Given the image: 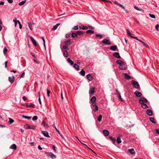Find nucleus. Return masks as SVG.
I'll return each mask as SVG.
<instances>
[{
    "instance_id": "1a4fd4ad",
    "label": "nucleus",
    "mask_w": 159,
    "mask_h": 159,
    "mask_svg": "<svg viewBox=\"0 0 159 159\" xmlns=\"http://www.w3.org/2000/svg\"><path fill=\"white\" fill-rule=\"evenodd\" d=\"M134 39H136L137 40L139 41L144 46H145V47L149 48V46L147 45V44H146L144 42L142 41V40H139V39L137 37H133Z\"/></svg>"
},
{
    "instance_id": "a19ab883",
    "label": "nucleus",
    "mask_w": 159,
    "mask_h": 159,
    "mask_svg": "<svg viewBox=\"0 0 159 159\" xmlns=\"http://www.w3.org/2000/svg\"><path fill=\"white\" fill-rule=\"evenodd\" d=\"M86 32L87 33H91L92 34H93L94 33V32L93 30H87Z\"/></svg>"
},
{
    "instance_id": "39448f33",
    "label": "nucleus",
    "mask_w": 159,
    "mask_h": 159,
    "mask_svg": "<svg viewBox=\"0 0 159 159\" xmlns=\"http://www.w3.org/2000/svg\"><path fill=\"white\" fill-rule=\"evenodd\" d=\"M24 106L27 107L31 108H34L35 107L34 104L32 103H30V104L25 103L24 104Z\"/></svg>"
},
{
    "instance_id": "cd10ccee",
    "label": "nucleus",
    "mask_w": 159,
    "mask_h": 159,
    "mask_svg": "<svg viewBox=\"0 0 159 159\" xmlns=\"http://www.w3.org/2000/svg\"><path fill=\"white\" fill-rule=\"evenodd\" d=\"M74 67L75 69L77 70H79V66L77 65L76 63H75L74 64Z\"/></svg>"
},
{
    "instance_id": "c756f323",
    "label": "nucleus",
    "mask_w": 159,
    "mask_h": 159,
    "mask_svg": "<svg viewBox=\"0 0 159 159\" xmlns=\"http://www.w3.org/2000/svg\"><path fill=\"white\" fill-rule=\"evenodd\" d=\"M67 61L68 63H70L71 65H72L74 64L73 61L69 58H68Z\"/></svg>"
},
{
    "instance_id": "6ab92c4d",
    "label": "nucleus",
    "mask_w": 159,
    "mask_h": 159,
    "mask_svg": "<svg viewBox=\"0 0 159 159\" xmlns=\"http://www.w3.org/2000/svg\"><path fill=\"white\" fill-rule=\"evenodd\" d=\"M126 31H127V35H128V36H129L131 38H133V39H134L133 37H134V38L135 37H134V36H132V34L129 30L127 29Z\"/></svg>"
},
{
    "instance_id": "4be33fe9",
    "label": "nucleus",
    "mask_w": 159,
    "mask_h": 159,
    "mask_svg": "<svg viewBox=\"0 0 159 159\" xmlns=\"http://www.w3.org/2000/svg\"><path fill=\"white\" fill-rule=\"evenodd\" d=\"M87 77L89 80L90 81H91L93 79L92 75L90 74H89L87 75Z\"/></svg>"
},
{
    "instance_id": "a18cd8bd",
    "label": "nucleus",
    "mask_w": 159,
    "mask_h": 159,
    "mask_svg": "<svg viewBox=\"0 0 159 159\" xmlns=\"http://www.w3.org/2000/svg\"><path fill=\"white\" fill-rule=\"evenodd\" d=\"M22 117L23 118H25L27 119H30L31 118V116H26L24 115H22Z\"/></svg>"
},
{
    "instance_id": "c85d7f7f",
    "label": "nucleus",
    "mask_w": 159,
    "mask_h": 159,
    "mask_svg": "<svg viewBox=\"0 0 159 159\" xmlns=\"http://www.w3.org/2000/svg\"><path fill=\"white\" fill-rule=\"evenodd\" d=\"M10 148L14 150H16V146L15 144H13L10 146Z\"/></svg>"
},
{
    "instance_id": "09e8293b",
    "label": "nucleus",
    "mask_w": 159,
    "mask_h": 159,
    "mask_svg": "<svg viewBox=\"0 0 159 159\" xmlns=\"http://www.w3.org/2000/svg\"><path fill=\"white\" fill-rule=\"evenodd\" d=\"M7 49L6 47H5L3 49V53L5 55L7 54Z\"/></svg>"
},
{
    "instance_id": "3c124183",
    "label": "nucleus",
    "mask_w": 159,
    "mask_h": 159,
    "mask_svg": "<svg viewBox=\"0 0 159 159\" xmlns=\"http://www.w3.org/2000/svg\"><path fill=\"white\" fill-rule=\"evenodd\" d=\"M18 21H19V20H13V21L15 23V26H16V25H17V23H18Z\"/></svg>"
},
{
    "instance_id": "6e6d98bb",
    "label": "nucleus",
    "mask_w": 159,
    "mask_h": 159,
    "mask_svg": "<svg viewBox=\"0 0 159 159\" xmlns=\"http://www.w3.org/2000/svg\"><path fill=\"white\" fill-rule=\"evenodd\" d=\"M38 119V117H37V116H34L33 118H32V120H33V121H35V120H36Z\"/></svg>"
},
{
    "instance_id": "b1692460",
    "label": "nucleus",
    "mask_w": 159,
    "mask_h": 159,
    "mask_svg": "<svg viewBox=\"0 0 159 159\" xmlns=\"http://www.w3.org/2000/svg\"><path fill=\"white\" fill-rule=\"evenodd\" d=\"M95 88L93 87L91 89H90L89 91L90 94H93L94 93Z\"/></svg>"
},
{
    "instance_id": "37998d69",
    "label": "nucleus",
    "mask_w": 159,
    "mask_h": 159,
    "mask_svg": "<svg viewBox=\"0 0 159 159\" xmlns=\"http://www.w3.org/2000/svg\"><path fill=\"white\" fill-rule=\"evenodd\" d=\"M26 2V0H25L23 1H21L19 3L20 6H22L24 5Z\"/></svg>"
},
{
    "instance_id": "de8ad7c7",
    "label": "nucleus",
    "mask_w": 159,
    "mask_h": 159,
    "mask_svg": "<svg viewBox=\"0 0 159 159\" xmlns=\"http://www.w3.org/2000/svg\"><path fill=\"white\" fill-rule=\"evenodd\" d=\"M95 36L96 37L99 38L100 39H101L103 37L102 35L100 34H97L95 35Z\"/></svg>"
},
{
    "instance_id": "bf43d9fd",
    "label": "nucleus",
    "mask_w": 159,
    "mask_h": 159,
    "mask_svg": "<svg viewBox=\"0 0 159 159\" xmlns=\"http://www.w3.org/2000/svg\"><path fill=\"white\" fill-rule=\"evenodd\" d=\"M31 54L32 55V56L34 57L35 58H37V57L35 56V55L32 52H30Z\"/></svg>"
},
{
    "instance_id": "8fccbe9b",
    "label": "nucleus",
    "mask_w": 159,
    "mask_h": 159,
    "mask_svg": "<svg viewBox=\"0 0 159 159\" xmlns=\"http://www.w3.org/2000/svg\"><path fill=\"white\" fill-rule=\"evenodd\" d=\"M118 6L120 7H121L125 11H126V9H125V7L121 4L119 3V4L118 5Z\"/></svg>"
},
{
    "instance_id": "58836bf2",
    "label": "nucleus",
    "mask_w": 159,
    "mask_h": 159,
    "mask_svg": "<svg viewBox=\"0 0 159 159\" xmlns=\"http://www.w3.org/2000/svg\"><path fill=\"white\" fill-rule=\"evenodd\" d=\"M119 68L121 70H125L126 69V67L125 66H119Z\"/></svg>"
},
{
    "instance_id": "7c9ffc66",
    "label": "nucleus",
    "mask_w": 159,
    "mask_h": 159,
    "mask_svg": "<svg viewBox=\"0 0 159 159\" xmlns=\"http://www.w3.org/2000/svg\"><path fill=\"white\" fill-rule=\"evenodd\" d=\"M128 151L129 152L132 154H134L135 153V152L134 151V149L133 148L129 149Z\"/></svg>"
},
{
    "instance_id": "393cba45",
    "label": "nucleus",
    "mask_w": 159,
    "mask_h": 159,
    "mask_svg": "<svg viewBox=\"0 0 159 159\" xmlns=\"http://www.w3.org/2000/svg\"><path fill=\"white\" fill-rule=\"evenodd\" d=\"M62 51L63 52V55L64 57H68V55L67 52V50Z\"/></svg>"
},
{
    "instance_id": "423d86ee",
    "label": "nucleus",
    "mask_w": 159,
    "mask_h": 159,
    "mask_svg": "<svg viewBox=\"0 0 159 159\" xmlns=\"http://www.w3.org/2000/svg\"><path fill=\"white\" fill-rule=\"evenodd\" d=\"M148 102L147 100L144 97H142L139 100V102L141 103L142 102Z\"/></svg>"
},
{
    "instance_id": "20e7f679",
    "label": "nucleus",
    "mask_w": 159,
    "mask_h": 159,
    "mask_svg": "<svg viewBox=\"0 0 159 159\" xmlns=\"http://www.w3.org/2000/svg\"><path fill=\"white\" fill-rule=\"evenodd\" d=\"M102 42L103 43L107 45H109L111 44V42L110 41L106 39H103L102 40Z\"/></svg>"
},
{
    "instance_id": "72a5a7b5",
    "label": "nucleus",
    "mask_w": 159,
    "mask_h": 159,
    "mask_svg": "<svg viewBox=\"0 0 159 159\" xmlns=\"http://www.w3.org/2000/svg\"><path fill=\"white\" fill-rule=\"evenodd\" d=\"M9 121L8 122V123L9 124H11L12 123L14 122V120L11 119V118H9Z\"/></svg>"
},
{
    "instance_id": "f3484780",
    "label": "nucleus",
    "mask_w": 159,
    "mask_h": 159,
    "mask_svg": "<svg viewBox=\"0 0 159 159\" xmlns=\"http://www.w3.org/2000/svg\"><path fill=\"white\" fill-rule=\"evenodd\" d=\"M30 38L31 39V40L32 41L33 44L35 46H37V43H36V41H35V40H34V39L31 36H30Z\"/></svg>"
},
{
    "instance_id": "ea45409f",
    "label": "nucleus",
    "mask_w": 159,
    "mask_h": 159,
    "mask_svg": "<svg viewBox=\"0 0 159 159\" xmlns=\"http://www.w3.org/2000/svg\"><path fill=\"white\" fill-rule=\"evenodd\" d=\"M42 124L43 125V126L45 127H48V125L47 123H45V121H43L42 122Z\"/></svg>"
},
{
    "instance_id": "0e129e2a",
    "label": "nucleus",
    "mask_w": 159,
    "mask_h": 159,
    "mask_svg": "<svg viewBox=\"0 0 159 159\" xmlns=\"http://www.w3.org/2000/svg\"><path fill=\"white\" fill-rule=\"evenodd\" d=\"M25 72H23L21 74L20 76V78L24 77L25 76Z\"/></svg>"
},
{
    "instance_id": "2f4dec72",
    "label": "nucleus",
    "mask_w": 159,
    "mask_h": 159,
    "mask_svg": "<svg viewBox=\"0 0 159 159\" xmlns=\"http://www.w3.org/2000/svg\"><path fill=\"white\" fill-rule=\"evenodd\" d=\"M149 120L153 124H156V122L155 120V119L153 118L152 117H150L149 118Z\"/></svg>"
},
{
    "instance_id": "69168bd1",
    "label": "nucleus",
    "mask_w": 159,
    "mask_h": 159,
    "mask_svg": "<svg viewBox=\"0 0 159 159\" xmlns=\"http://www.w3.org/2000/svg\"><path fill=\"white\" fill-rule=\"evenodd\" d=\"M159 25L158 24H157L156 26H155V28L157 30V31H158L159 30V29H158V27H159Z\"/></svg>"
},
{
    "instance_id": "e2e57ef3",
    "label": "nucleus",
    "mask_w": 159,
    "mask_h": 159,
    "mask_svg": "<svg viewBox=\"0 0 159 159\" xmlns=\"http://www.w3.org/2000/svg\"><path fill=\"white\" fill-rule=\"evenodd\" d=\"M70 34H67L65 35V37L66 38H68L70 37Z\"/></svg>"
},
{
    "instance_id": "9d476101",
    "label": "nucleus",
    "mask_w": 159,
    "mask_h": 159,
    "mask_svg": "<svg viewBox=\"0 0 159 159\" xmlns=\"http://www.w3.org/2000/svg\"><path fill=\"white\" fill-rule=\"evenodd\" d=\"M8 80L12 84L13 83L15 80L14 76H12L11 77H9L8 78Z\"/></svg>"
},
{
    "instance_id": "f257e3e1",
    "label": "nucleus",
    "mask_w": 159,
    "mask_h": 159,
    "mask_svg": "<svg viewBox=\"0 0 159 159\" xmlns=\"http://www.w3.org/2000/svg\"><path fill=\"white\" fill-rule=\"evenodd\" d=\"M45 153L48 157H50L52 159H54L56 158V156L51 152H46Z\"/></svg>"
},
{
    "instance_id": "4c0bfd02",
    "label": "nucleus",
    "mask_w": 159,
    "mask_h": 159,
    "mask_svg": "<svg viewBox=\"0 0 159 159\" xmlns=\"http://www.w3.org/2000/svg\"><path fill=\"white\" fill-rule=\"evenodd\" d=\"M71 36L73 38H75L77 37V33H72L71 34Z\"/></svg>"
},
{
    "instance_id": "bb28decb",
    "label": "nucleus",
    "mask_w": 159,
    "mask_h": 159,
    "mask_svg": "<svg viewBox=\"0 0 159 159\" xmlns=\"http://www.w3.org/2000/svg\"><path fill=\"white\" fill-rule=\"evenodd\" d=\"M96 100V98L95 96H93L91 99V101L93 103L95 102Z\"/></svg>"
},
{
    "instance_id": "e433bc0d",
    "label": "nucleus",
    "mask_w": 159,
    "mask_h": 159,
    "mask_svg": "<svg viewBox=\"0 0 159 159\" xmlns=\"http://www.w3.org/2000/svg\"><path fill=\"white\" fill-rule=\"evenodd\" d=\"M80 74L83 76H84L85 75V72L83 69H82L80 72Z\"/></svg>"
},
{
    "instance_id": "13d9d810",
    "label": "nucleus",
    "mask_w": 159,
    "mask_h": 159,
    "mask_svg": "<svg viewBox=\"0 0 159 159\" xmlns=\"http://www.w3.org/2000/svg\"><path fill=\"white\" fill-rule=\"evenodd\" d=\"M98 106H96V107H95V108L94 109V111L95 112H96L98 110Z\"/></svg>"
},
{
    "instance_id": "774afa93",
    "label": "nucleus",
    "mask_w": 159,
    "mask_h": 159,
    "mask_svg": "<svg viewBox=\"0 0 159 159\" xmlns=\"http://www.w3.org/2000/svg\"><path fill=\"white\" fill-rule=\"evenodd\" d=\"M8 2L10 3H11L13 2V0H7Z\"/></svg>"
},
{
    "instance_id": "f704fd0d",
    "label": "nucleus",
    "mask_w": 159,
    "mask_h": 159,
    "mask_svg": "<svg viewBox=\"0 0 159 159\" xmlns=\"http://www.w3.org/2000/svg\"><path fill=\"white\" fill-rule=\"evenodd\" d=\"M116 142L118 144H120L121 143V140L120 138L119 137H117L116 139Z\"/></svg>"
},
{
    "instance_id": "f8f14e48",
    "label": "nucleus",
    "mask_w": 159,
    "mask_h": 159,
    "mask_svg": "<svg viewBox=\"0 0 159 159\" xmlns=\"http://www.w3.org/2000/svg\"><path fill=\"white\" fill-rule=\"evenodd\" d=\"M123 74L125 76L124 78L125 79H126L129 80L131 78V77L128 75L127 73H124Z\"/></svg>"
},
{
    "instance_id": "5701e85b",
    "label": "nucleus",
    "mask_w": 159,
    "mask_h": 159,
    "mask_svg": "<svg viewBox=\"0 0 159 159\" xmlns=\"http://www.w3.org/2000/svg\"><path fill=\"white\" fill-rule=\"evenodd\" d=\"M60 25V23H57L55 25H54L52 29V30H56L57 27Z\"/></svg>"
},
{
    "instance_id": "0eeeda50",
    "label": "nucleus",
    "mask_w": 159,
    "mask_h": 159,
    "mask_svg": "<svg viewBox=\"0 0 159 159\" xmlns=\"http://www.w3.org/2000/svg\"><path fill=\"white\" fill-rule=\"evenodd\" d=\"M115 91L116 92L117 97L119 99H120L121 101H122L123 100L122 99L120 94L119 92L118 91V89H116Z\"/></svg>"
},
{
    "instance_id": "680f3d73",
    "label": "nucleus",
    "mask_w": 159,
    "mask_h": 159,
    "mask_svg": "<svg viewBox=\"0 0 159 159\" xmlns=\"http://www.w3.org/2000/svg\"><path fill=\"white\" fill-rule=\"evenodd\" d=\"M78 26L76 25L75 26L74 28H73V29L75 30H77L78 29Z\"/></svg>"
},
{
    "instance_id": "2eb2a0df",
    "label": "nucleus",
    "mask_w": 159,
    "mask_h": 159,
    "mask_svg": "<svg viewBox=\"0 0 159 159\" xmlns=\"http://www.w3.org/2000/svg\"><path fill=\"white\" fill-rule=\"evenodd\" d=\"M42 133L44 135V136L49 138L50 136L48 135V133L46 131H42Z\"/></svg>"
},
{
    "instance_id": "4d7b16f0",
    "label": "nucleus",
    "mask_w": 159,
    "mask_h": 159,
    "mask_svg": "<svg viewBox=\"0 0 159 159\" xmlns=\"http://www.w3.org/2000/svg\"><path fill=\"white\" fill-rule=\"evenodd\" d=\"M39 103L41 105V102L40 98V93H39Z\"/></svg>"
},
{
    "instance_id": "052dcab7",
    "label": "nucleus",
    "mask_w": 159,
    "mask_h": 159,
    "mask_svg": "<svg viewBox=\"0 0 159 159\" xmlns=\"http://www.w3.org/2000/svg\"><path fill=\"white\" fill-rule=\"evenodd\" d=\"M18 23L19 25V28L20 29H21L22 28V25H21L20 21H18Z\"/></svg>"
},
{
    "instance_id": "7ed1b4c3",
    "label": "nucleus",
    "mask_w": 159,
    "mask_h": 159,
    "mask_svg": "<svg viewBox=\"0 0 159 159\" xmlns=\"http://www.w3.org/2000/svg\"><path fill=\"white\" fill-rule=\"evenodd\" d=\"M24 128L27 129H34L36 128V126L33 125H29L26 124L24 125Z\"/></svg>"
},
{
    "instance_id": "4468645a",
    "label": "nucleus",
    "mask_w": 159,
    "mask_h": 159,
    "mask_svg": "<svg viewBox=\"0 0 159 159\" xmlns=\"http://www.w3.org/2000/svg\"><path fill=\"white\" fill-rule=\"evenodd\" d=\"M113 56L114 57L119 59L121 57L120 56L119 53L118 52H116L114 53L113 54Z\"/></svg>"
},
{
    "instance_id": "f03ea898",
    "label": "nucleus",
    "mask_w": 159,
    "mask_h": 159,
    "mask_svg": "<svg viewBox=\"0 0 159 159\" xmlns=\"http://www.w3.org/2000/svg\"><path fill=\"white\" fill-rule=\"evenodd\" d=\"M131 83L134 88L136 89H138L139 88V85L137 82L134 80H132Z\"/></svg>"
},
{
    "instance_id": "5fc2aeb1",
    "label": "nucleus",
    "mask_w": 159,
    "mask_h": 159,
    "mask_svg": "<svg viewBox=\"0 0 159 159\" xmlns=\"http://www.w3.org/2000/svg\"><path fill=\"white\" fill-rule=\"evenodd\" d=\"M63 48L64 50L67 49V50H68V46H66L65 45H64L63 46Z\"/></svg>"
},
{
    "instance_id": "aec40b11",
    "label": "nucleus",
    "mask_w": 159,
    "mask_h": 159,
    "mask_svg": "<svg viewBox=\"0 0 159 159\" xmlns=\"http://www.w3.org/2000/svg\"><path fill=\"white\" fill-rule=\"evenodd\" d=\"M110 49L113 51H115L116 50L117 47L115 45L111 46L110 47Z\"/></svg>"
},
{
    "instance_id": "603ef678",
    "label": "nucleus",
    "mask_w": 159,
    "mask_h": 159,
    "mask_svg": "<svg viewBox=\"0 0 159 159\" xmlns=\"http://www.w3.org/2000/svg\"><path fill=\"white\" fill-rule=\"evenodd\" d=\"M149 15L150 17H151V18H154V19L156 18L155 16L153 14H149Z\"/></svg>"
},
{
    "instance_id": "ddd939ff",
    "label": "nucleus",
    "mask_w": 159,
    "mask_h": 159,
    "mask_svg": "<svg viewBox=\"0 0 159 159\" xmlns=\"http://www.w3.org/2000/svg\"><path fill=\"white\" fill-rule=\"evenodd\" d=\"M134 94L137 97H140L142 95L141 92L137 90L134 92Z\"/></svg>"
},
{
    "instance_id": "79ce46f5",
    "label": "nucleus",
    "mask_w": 159,
    "mask_h": 159,
    "mask_svg": "<svg viewBox=\"0 0 159 159\" xmlns=\"http://www.w3.org/2000/svg\"><path fill=\"white\" fill-rule=\"evenodd\" d=\"M109 138L110 139V140H111L113 142V143H114L115 142L116 140L115 138H113L111 136H109Z\"/></svg>"
},
{
    "instance_id": "c9c22d12",
    "label": "nucleus",
    "mask_w": 159,
    "mask_h": 159,
    "mask_svg": "<svg viewBox=\"0 0 159 159\" xmlns=\"http://www.w3.org/2000/svg\"><path fill=\"white\" fill-rule=\"evenodd\" d=\"M102 115H100L98 117V121L99 122H101L102 120Z\"/></svg>"
},
{
    "instance_id": "9b49d317",
    "label": "nucleus",
    "mask_w": 159,
    "mask_h": 159,
    "mask_svg": "<svg viewBox=\"0 0 159 159\" xmlns=\"http://www.w3.org/2000/svg\"><path fill=\"white\" fill-rule=\"evenodd\" d=\"M102 133L105 136H107L109 134V132L106 129H104L103 130Z\"/></svg>"
},
{
    "instance_id": "a211bd4d",
    "label": "nucleus",
    "mask_w": 159,
    "mask_h": 159,
    "mask_svg": "<svg viewBox=\"0 0 159 159\" xmlns=\"http://www.w3.org/2000/svg\"><path fill=\"white\" fill-rule=\"evenodd\" d=\"M71 43V40L70 39H68L66 41L64 42L66 46H68Z\"/></svg>"
},
{
    "instance_id": "c03bdc74",
    "label": "nucleus",
    "mask_w": 159,
    "mask_h": 159,
    "mask_svg": "<svg viewBox=\"0 0 159 159\" xmlns=\"http://www.w3.org/2000/svg\"><path fill=\"white\" fill-rule=\"evenodd\" d=\"M77 34L79 35H81L84 34V32L82 31H78L76 32Z\"/></svg>"
},
{
    "instance_id": "49530a36",
    "label": "nucleus",
    "mask_w": 159,
    "mask_h": 159,
    "mask_svg": "<svg viewBox=\"0 0 159 159\" xmlns=\"http://www.w3.org/2000/svg\"><path fill=\"white\" fill-rule=\"evenodd\" d=\"M52 126L53 128H54L56 130L58 133V134H60V131L57 129L55 125V124L52 125Z\"/></svg>"
},
{
    "instance_id": "dca6fc26",
    "label": "nucleus",
    "mask_w": 159,
    "mask_h": 159,
    "mask_svg": "<svg viewBox=\"0 0 159 159\" xmlns=\"http://www.w3.org/2000/svg\"><path fill=\"white\" fill-rule=\"evenodd\" d=\"M146 114L148 116H151L152 115V112L151 110L147 109L146 111Z\"/></svg>"
},
{
    "instance_id": "412c9836",
    "label": "nucleus",
    "mask_w": 159,
    "mask_h": 159,
    "mask_svg": "<svg viewBox=\"0 0 159 159\" xmlns=\"http://www.w3.org/2000/svg\"><path fill=\"white\" fill-rule=\"evenodd\" d=\"M141 106L144 109H146L148 107V106L146 104H145L143 102H142L141 103Z\"/></svg>"
},
{
    "instance_id": "6e6552de",
    "label": "nucleus",
    "mask_w": 159,
    "mask_h": 159,
    "mask_svg": "<svg viewBox=\"0 0 159 159\" xmlns=\"http://www.w3.org/2000/svg\"><path fill=\"white\" fill-rule=\"evenodd\" d=\"M116 63L120 65V66H124L125 65L124 63L122 61L118 60L116 61Z\"/></svg>"
},
{
    "instance_id": "473e14b6",
    "label": "nucleus",
    "mask_w": 159,
    "mask_h": 159,
    "mask_svg": "<svg viewBox=\"0 0 159 159\" xmlns=\"http://www.w3.org/2000/svg\"><path fill=\"white\" fill-rule=\"evenodd\" d=\"M80 29H81L83 30H86L88 29V28L87 26H81L79 27Z\"/></svg>"
},
{
    "instance_id": "864d4df0",
    "label": "nucleus",
    "mask_w": 159,
    "mask_h": 159,
    "mask_svg": "<svg viewBox=\"0 0 159 159\" xmlns=\"http://www.w3.org/2000/svg\"><path fill=\"white\" fill-rule=\"evenodd\" d=\"M134 8L136 9V10H139V11H143V10L142 9H139L138 7H137V6H135L134 7Z\"/></svg>"
},
{
    "instance_id": "a878e982",
    "label": "nucleus",
    "mask_w": 159,
    "mask_h": 159,
    "mask_svg": "<svg viewBox=\"0 0 159 159\" xmlns=\"http://www.w3.org/2000/svg\"><path fill=\"white\" fill-rule=\"evenodd\" d=\"M32 24L34 25V24L33 23H28V26L29 27L30 29V30H33V27H32Z\"/></svg>"
},
{
    "instance_id": "338daca9",
    "label": "nucleus",
    "mask_w": 159,
    "mask_h": 159,
    "mask_svg": "<svg viewBox=\"0 0 159 159\" xmlns=\"http://www.w3.org/2000/svg\"><path fill=\"white\" fill-rule=\"evenodd\" d=\"M47 95L48 97L49 96V94L50 93V92L48 89H47Z\"/></svg>"
}]
</instances>
